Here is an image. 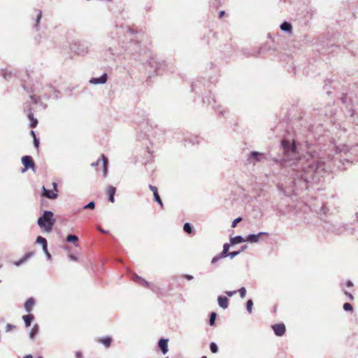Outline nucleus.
I'll use <instances>...</instances> for the list:
<instances>
[{
    "mask_svg": "<svg viewBox=\"0 0 358 358\" xmlns=\"http://www.w3.org/2000/svg\"><path fill=\"white\" fill-rule=\"evenodd\" d=\"M38 226L46 232H50L55 223L53 213L46 210L38 220Z\"/></svg>",
    "mask_w": 358,
    "mask_h": 358,
    "instance_id": "nucleus-1",
    "label": "nucleus"
},
{
    "mask_svg": "<svg viewBox=\"0 0 358 358\" xmlns=\"http://www.w3.org/2000/svg\"><path fill=\"white\" fill-rule=\"evenodd\" d=\"M22 162L24 166V169L22 170V172L25 171L28 169H34V162L30 156L22 157Z\"/></svg>",
    "mask_w": 358,
    "mask_h": 358,
    "instance_id": "nucleus-2",
    "label": "nucleus"
},
{
    "mask_svg": "<svg viewBox=\"0 0 358 358\" xmlns=\"http://www.w3.org/2000/svg\"><path fill=\"white\" fill-rule=\"evenodd\" d=\"M275 334L278 336H282L285 334L286 328L283 323L275 324L272 326Z\"/></svg>",
    "mask_w": 358,
    "mask_h": 358,
    "instance_id": "nucleus-3",
    "label": "nucleus"
},
{
    "mask_svg": "<svg viewBox=\"0 0 358 358\" xmlns=\"http://www.w3.org/2000/svg\"><path fill=\"white\" fill-rule=\"evenodd\" d=\"M100 162H102V164H103V172L104 176H106V174H107V171H108L107 170L108 159H107V158L103 155H102L101 156V158L99 159L96 163L92 164V166H97V165L99 164Z\"/></svg>",
    "mask_w": 358,
    "mask_h": 358,
    "instance_id": "nucleus-4",
    "label": "nucleus"
},
{
    "mask_svg": "<svg viewBox=\"0 0 358 358\" xmlns=\"http://www.w3.org/2000/svg\"><path fill=\"white\" fill-rule=\"evenodd\" d=\"M43 196L48 198V199H55L57 198L58 196V193L57 192H54L53 190H48L47 189H45V187H43Z\"/></svg>",
    "mask_w": 358,
    "mask_h": 358,
    "instance_id": "nucleus-5",
    "label": "nucleus"
},
{
    "mask_svg": "<svg viewBox=\"0 0 358 358\" xmlns=\"http://www.w3.org/2000/svg\"><path fill=\"white\" fill-rule=\"evenodd\" d=\"M106 194L108 196V200L111 203L115 202L114 196L116 192V188L113 186H108L106 190Z\"/></svg>",
    "mask_w": 358,
    "mask_h": 358,
    "instance_id": "nucleus-6",
    "label": "nucleus"
},
{
    "mask_svg": "<svg viewBox=\"0 0 358 358\" xmlns=\"http://www.w3.org/2000/svg\"><path fill=\"white\" fill-rule=\"evenodd\" d=\"M96 341L105 346V348H108L112 343V338L110 336H106L103 338H99L96 339Z\"/></svg>",
    "mask_w": 358,
    "mask_h": 358,
    "instance_id": "nucleus-7",
    "label": "nucleus"
},
{
    "mask_svg": "<svg viewBox=\"0 0 358 358\" xmlns=\"http://www.w3.org/2000/svg\"><path fill=\"white\" fill-rule=\"evenodd\" d=\"M107 81V74L104 73L99 78H93L90 80V83L94 85L104 84Z\"/></svg>",
    "mask_w": 358,
    "mask_h": 358,
    "instance_id": "nucleus-8",
    "label": "nucleus"
},
{
    "mask_svg": "<svg viewBox=\"0 0 358 358\" xmlns=\"http://www.w3.org/2000/svg\"><path fill=\"white\" fill-rule=\"evenodd\" d=\"M34 305H35L34 299L33 298H29V299H27L26 301L24 306L26 311L28 313H30L33 310Z\"/></svg>",
    "mask_w": 358,
    "mask_h": 358,
    "instance_id": "nucleus-9",
    "label": "nucleus"
},
{
    "mask_svg": "<svg viewBox=\"0 0 358 358\" xmlns=\"http://www.w3.org/2000/svg\"><path fill=\"white\" fill-rule=\"evenodd\" d=\"M159 347L163 354H166L168 352V339H160L159 341Z\"/></svg>",
    "mask_w": 358,
    "mask_h": 358,
    "instance_id": "nucleus-10",
    "label": "nucleus"
},
{
    "mask_svg": "<svg viewBox=\"0 0 358 358\" xmlns=\"http://www.w3.org/2000/svg\"><path fill=\"white\" fill-rule=\"evenodd\" d=\"M36 243L42 244L43 251L50 257V254L48 252V243L46 239L42 236H38L36 239Z\"/></svg>",
    "mask_w": 358,
    "mask_h": 358,
    "instance_id": "nucleus-11",
    "label": "nucleus"
},
{
    "mask_svg": "<svg viewBox=\"0 0 358 358\" xmlns=\"http://www.w3.org/2000/svg\"><path fill=\"white\" fill-rule=\"evenodd\" d=\"M219 306L225 309L228 307L229 299L226 296H218L217 299Z\"/></svg>",
    "mask_w": 358,
    "mask_h": 358,
    "instance_id": "nucleus-12",
    "label": "nucleus"
},
{
    "mask_svg": "<svg viewBox=\"0 0 358 358\" xmlns=\"http://www.w3.org/2000/svg\"><path fill=\"white\" fill-rule=\"evenodd\" d=\"M22 319L24 321L26 327H29L31 322L34 320V317L31 314H28L22 316Z\"/></svg>",
    "mask_w": 358,
    "mask_h": 358,
    "instance_id": "nucleus-13",
    "label": "nucleus"
},
{
    "mask_svg": "<svg viewBox=\"0 0 358 358\" xmlns=\"http://www.w3.org/2000/svg\"><path fill=\"white\" fill-rule=\"evenodd\" d=\"M28 118L30 120V127L35 128L38 124V120L36 118L34 117V114L32 113H29L28 114Z\"/></svg>",
    "mask_w": 358,
    "mask_h": 358,
    "instance_id": "nucleus-14",
    "label": "nucleus"
},
{
    "mask_svg": "<svg viewBox=\"0 0 358 358\" xmlns=\"http://www.w3.org/2000/svg\"><path fill=\"white\" fill-rule=\"evenodd\" d=\"M66 241L68 242H71V243H73L74 244L75 246H77L78 245V236H76V235H69L67 237H66Z\"/></svg>",
    "mask_w": 358,
    "mask_h": 358,
    "instance_id": "nucleus-15",
    "label": "nucleus"
},
{
    "mask_svg": "<svg viewBox=\"0 0 358 358\" xmlns=\"http://www.w3.org/2000/svg\"><path fill=\"white\" fill-rule=\"evenodd\" d=\"M263 155L262 153H259L258 152H252L250 153V157L252 159H255V161H260L261 158L262 157Z\"/></svg>",
    "mask_w": 358,
    "mask_h": 358,
    "instance_id": "nucleus-16",
    "label": "nucleus"
},
{
    "mask_svg": "<svg viewBox=\"0 0 358 358\" xmlns=\"http://www.w3.org/2000/svg\"><path fill=\"white\" fill-rule=\"evenodd\" d=\"M244 241H245L244 238L241 236H235V237L231 238V243L232 245L241 243Z\"/></svg>",
    "mask_w": 358,
    "mask_h": 358,
    "instance_id": "nucleus-17",
    "label": "nucleus"
},
{
    "mask_svg": "<svg viewBox=\"0 0 358 358\" xmlns=\"http://www.w3.org/2000/svg\"><path fill=\"white\" fill-rule=\"evenodd\" d=\"M38 332V326L37 324H35L31 329L29 333V337L31 339H34L35 336Z\"/></svg>",
    "mask_w": 358,
    "mask_h": 358,
    "instance_id": "nucleus-18",
    "label": "nucleus"
},
{
    "mask_svg": "<svg viewBox=\"0 0 358 358\" xmlns=\"http://www.w3.org/2000/svg\"><path fill=\"white\" fill-rule=\"evenodd\" d=\"M230 245L229 243H225L223 246V250L221 253V257H224L229 256L228 251L229 250Z\"/></svg>",
    "mask_w": 358,
    "mask_h": 358,
    "instance_id": "nucleus-19",
    "label": "nucleus"
},
{
    "mask_svg": "<svg viewBox=\"0 0 358 358\" xmlns=\"http://www.w3.org/2000/svg\"><path fill=\"white\" fill-rule=\"evenodd\" d=\"M280 29L283 31H290L292 30V25L289 23L285 22L280 25Z\"/></svg>",
    "mask_w": 358,
    "mask_h": 358,
    "instance_id": "nucleus-20",
    "label": "nucleus"
},
{
    "mask_svg": "<svg viewBox=\"0 0 358 358\" xmlns=\"http://www.w3.org/2000/svg\"><path fill=\"white\" fill-rule=\"evenodd\" d=\"M260 234H259V235L250 234L248 236L246 241L254 243L257 242L259 241V237Z\"/></svg>",
    "mask_w": 358,
    "mask_h": 358,
    "instance_id": "nucleus-21",
    "label": "nucleus"
},
{
    "mask_svg": "<svg viewBox=\"0 0 358 358\" xmlns=\"http://www.w3.org/2000/svg\"><path fill=\"white\" fill-rule=\"evenodd\" d=\"M32 254L33 253L31 252L27 253L19 262H16L15 264L17 266L20 265L22 263L25 262L28 258H29L32 255Z\"/></svg>",
    "mask_w": 358,
    "mask_h": 358,
    "instance_id": "nucleus-22",
    "label": "nucleus"
},
{
    "mask_svg": "<svg viewBox=\"0 0 358 358\" xmlns=\"http://www.w3.org/2000/svg\"><path fill=\"white\" fill-rule=\"evenodd\" d=\"M216 313H214V312H212L210 313V320H209V323H210V325L213 326L214 324H215V319H216Z\"/></svg>",
    "mask_w": 358,
    "mask_h": 358,
    "instance_id": "nucleus-23",
    "label": "nucleus"
},
{
    "mask_svg": "<svg viewBox=\"0 0 358 358\" xmlns=\"http://www.w3.org/2000/svg\"><path fill=\"white\" fill-rule=\"evenodd\" d=\"M183 229L185 232L191 234L192 231V227L189 223H185L183 227Z\"/></svg>",
    "mask_w": 358,
    "mask_h": 358,
    "instance_id": "nucleus-24",
    "label": "nucleus"
},
{
    "mask_svg": "<svg viewBox=\"0 0 358 358\" xmlns=\"http://www.w3.org/2000/svg\"><path fill=\"white\" fill-rule=\"evenodd\" d=\"M210 349L213 353H216L218 351V348L215 343H211L210 345Z\"/></svg>",
    "mask_w": 358,
    "mask_h": 358,
    "instance_id": "nucleus-25",
    "label": "nucleus"
},
{
    "mask_svg": "<svg viewBox=\"0 0 358 358\" xmlns=\"http://www.w3.org/2000/svg\"><path fill=\"white\" fill-rule=\"evenodd\" d=\"M253 302L251 299L248 300L246 303V308L249 313L252 312Z\"/></svg>",
    "mask_w": 358,
    "mask_h": 358,
    "instance_id": "nucleus-26",
    "label": "nucleus"
},
{
    "mask_svg": "<svg viewBox=\"0 0 358 358\" xmlns=\"http://www.w3.org/2000/svg\"><path fill=\"white\" fill-rule=\"evenodd\" d=\"M95 208V203L94 201L90 202L88 204L85 205L83 208L84 209H92L93 210Z\"/></svg>",
    "mask_w": 358,
    "mask_h": 358,
    "instance_id": "nucleus-27",
    "label": "nucleus"
},
{
    "mask_svg": "<svg viewBox=\"0 0 358 358\" xmlns=\"http://www.w3.org/2000/svg\"><path fill=\"white\" fill-rule=\"evenodd\" d=\"M343 308L346 311H352L353 310L352 305L349 303H345L343 305Z\"/></svg>",
    "mask_w": 358,
    "mask_h": 358,
    "instance_id": "nucleus-28",
    "label": "nucleus"
},
{
    "mask_svg": "<svg viewBox=\"0 0 358 358\" xmlns=\"http://www.w3.org/2000/svg\"><path fill=\"white\" fill-rule=\"evenodd\" d=\"M155 201L161 206V207H163V203L162 201V199L159 195V194H155L154 195Z\"/></svg>",
    "mask_w": 358,
    "mask_h": 358,
    "instance_id": "nucleus-29",
    "label": "nucleus"
},
{
    "mask_svg": "<svg viewBox=\"0 0 358 358\" xmlns=\"http://www.w3.org/2000/svg\"><path fill=\"white\" fill-rule=\"evenodd\" d=\"M238 292L240 294V296L241 298H244L245 296V294H246V289L245 287H241L239 290H238Z\"/></svg>",
    "mask_w": 358,
    "mask_h": 358,
    "instance_id": "nucleus-30",
    "label": "nucleus"
},
{
    "mask_svg": "<svg viewBox=\"0 0 358 358\" xmlns=\"http://www.w3.org/2000/svg\"><path fill=\"white\" fill-rule=\"evenodd\" d=\"M41 17H42V12L41 10H38L37 12V15H36V25H38L39 24Z\"/></svg>",
    "mask_w": 358,
    "mask_h": 358,
    "instance_id": "nucleus-31",
    "label": "nucleus"
},
{
    "mask_svg": "<svg viewBox=\"0 0 358 358\" xmlns=\"http://www.w3.org/2000/svg\"><path fill=\"white\" fill-rule=\"evenodd\" d=\"M242 220V218L241 217H238L236 219H235L233 222H232V224H231V227L234 228L236 227L237 224L238 222H240Z\"/></svg>",
    "mask_w": 358,
    "mask_h": 358,
    "instance_id": "nucleus-32",
    "label": "nucleus"
},
{
    "mask_svg": "<svg viewBox=\"0 0 358 358\" xmlns=\"http://www.w3.org/2000/svg\"><path fill=\"white\" fill-rule=\"evenodd\" d=\"M149 188L153 192V194L155 195V194H157L158 193V190H157V188L155 187V186H153L152 185H149Z\"/></svg>",
    "mask_w": 358,
    "mask_h": 358,
    "instance_id": "nucleus-33",
    "label": "nucleus"
},
{
    "mask_svg": "<svg viewBox=\"0 0 358 358\" xmlns=\"http://www.w3.org/2000/svg\"><path fill=\"white\" fill-rule=\"evenodd\" d=\"M282 145H283L285 150H287L288 147L289 146V142L288 141L284 140L282 142Z\"/></svg>",
    "mask_w": 358,
    "mask_h": 358,
    "instance_id": "nucleus-34",
    "label": "nucleus"
},
{
    "mask_svg": "<svg viewBox=\"0 0 358 358\" xmlns=\"http://www.w3.org/2000/svg\"><path fill=\"white\" fill-rule=\"evenodd\" d=\"M15 327L13 324H8L6 326V331H11L12 329H13Z\"/></svg>",
    "mask_w": 358,
    "mask_h": 358,
    "instance_id": "nucleus-35",
    "label": "nucleus"
},
{
    "mask_svg": "<svg viewBox=\"0 0 358 358\" xmlns=\"http://www.w3.org/2000/svg\"><path fill=\"white\" fill-rule=\"evenodd\" d=\"M239 251L238 252H231L230 253H229V256L231 257V258H234L235 256H236L237 255L239 254Z\"/></svg>",
    "mask_w": 358,
    "mask_h": 358,
    "instance_id": "nucleus-36",
    "label": "nucleus"
},
{
    "mask_svg": "<svg viewBox=\"0 0 358 358\" xmlns=\"http://www.w3.org/2000/svg\"><path fill=\"white\" fill-rule=\"evenodd\" d=\"M345 294L348 297V299L351 301H352L354 299V296H352V294L348 292H345Z\"/></svg>",
    "mask_w": 358,
    "mask_h": 358,
    "instance_id": "nucleus-37",
    "label": "nucleus"
},
{
    "mask_svg": "<svg viewBox=\"0 0 358 358\" xmlns=\"http://www.w3.org/2000/svg\"><path fill=\"white\" fill-rule=\"evenodd\" d=\"M52 187H53V191L54 192H58V189H57V182H52Z\"/></svg>",
    "mask_w": 358,
    "mask_h": 358,
    "instance_id": "nucleus-38",
    "label": "nucleus"
},
{
    "mask_svg": "<svg viewBox=\"0 0 358 358\" xmlns=\"http://www.w3.org/2000/svg\"><path fill=\"white\" fill-rule=\"evenodd\" d=\"M34 146H35L36 148H38V146H39V141H38V139H37V138H35L34 139Z\"/></svg>",
    "mask_w": 358,
    "mask_h": 358,
    "instance_id": "nucleus-39",
    "label": "nucleus"
},
{
    "mask_svg": "<svg viewBox=\"0 0 358 358\" xmlns=\"http://www.w3.org/2000/svg\"><path fill=\"white\" fill-rule=\"evenodd\" d=\"M76 357L77 358H83V354H82V352H80V351L76 352Z\"/></svg>",
    "mask_w": 358,
    "mask_h": 358,
    "instance_id": "nucleus-40",
    "label": "nucleus"
},
{
    "mask_svg": "<svg viewBox=\"0 0 358 358\" xmlns=\"http://www.w3.org/2000/svg\"><path fill=\"white\" fill-rule=\"evenodd\" d=\"M236 292V291H233V292H230V291H227L225 293L229 296H232Z\"/></svg>",
    "mask_w": 358,
    "mask_h": 358,
    "instance_id": "nucleus-41",
    "label": "nucleus"
},
{
    "mask_svg": "<svg viewBox=\"0 0 358 358\" xmlns=\"http://www.w3.org/2000/svg\"><path fill=\"white\" fill-rule=\"evenodd\" d=\"M296 145L294 144V143H293L291 145V150H292V152H295L296 151Z\"/></svg>",
    "mask_w": 358,
    "mask_h": 358,
    "instance_id": "nucleus-42",
    "label": "nucleus"
},
{
    "mask_svg": "<svg viewBox=\"0 0 358 358\" xmlns=\"http://www.w3.org/2000/svg\"><path fill=\"white\" fill-rule=\"evenodd\" d=\"M346 285L349 287H351L353 286V283L350 280H348L346 283Z\"/></svg>",
    "mask_w": 358,
    "mask_h": 358,
    "instance_id": "nucleus-43",
    "label": "nucleus"
},
{
    "mask_svg": "<svg viewBox=\"0 0 358 358\" xmlns=\"http://www.w3.org/2000/svg\"><path fill=\"white\" fill-rule=\"evenodd\" d=\"M30 134H31V136L34 138V139L35 138H36V134H35V132H34V131H31Z\"/></svg>",
    "mask_w": 358,
    "mask_h": 358,
    "instance_id": "nucleus-44",
    "label": "nucleus"
},
{
    "mask_svg": "<svg viewBox=\"0 0 358 358\" xmlns=\"http://www.w3.org/2000/svg\"><path fill=\"white\" fill-rule=\"evenodd\" d=\"M98 229H99V231H100L101 232H102L103 234H107L108 233L107 231H105L104 229H102L101 227H99Z\"/></svg>",
    "mask_w": 358,
    "mask_h": 358,
    "instance_id": "nucleus-45",
    "label": "nucleus"
},
{
    "mask_svg": "<svg viewBox=\"0 0 358 358\" xmlns=\"http://www.w3.org/2000/svg\"><path fill=\"white\" fill-rule=\"evenodd\" d=\"M224 11H221L219 15L220 18H222L224 15Z\"/></svg>",
    "mask_w": 358,
    "mask_h": 358,
    "instance_id": "nucleus-46",
    "label": "nucleus"
},
{
    "mask_svg": "<svg viewBox=\"0 0 358 358\" xmlns=\"http://www.w3.org/2000/svg\"><path fill=\"white\" fill-rule=\"evenodd\" d=\"M185 278H187V280H192L193 278V277L189 275H186Z\"/></svg>",
    "mask_w": 358,
    "mask_h": 358,
    "instance_id": "nucleus-47",
    "label": "nucleus"
},
{
    "mask_svg": "<svg viewBox=\"0 0 358 358\" xmlns=\"http://www.w3.org/2000/svg\"><path fill=\"white\" fill-rule=\"evenodd\" d=\"M24 358H33V357L31 355H26L25 357H24Z\"/></svg>",
    "mask_w": 358,
    "mask_h": 358,
    "instance_id": "nucleus-48",
    "label": "nucleus"
},
{
    "mask_svg": "<svg viewBox=\"0 0 358 358\" xmlns=\"http://www.w3.org/2000/svg\"><path fill=\"white\" fill-rule=\"evenodd\" d=\"M217 259H218V258H217V257H214V258L213 259L212 262H213V263H214V262H215Z\"/></svg>",
    "mask_w": 358,
    "mask_h": 358,
    "instance_id": "nucleus-49",
    "label": "nucleus"
},
{
    "mask_svg": "<svg viewBox=\"0 0 358 358\" xmlns=\"http://www.w3.org/2000/svg\"><path fill=\"white\" fill-rule=\"evenodd\" d=\"M70 258H71V259H73V260H76V257H74L73 255H71V256H70Z\"/></svg>",
    "mask_w": 358,
    "mask_h": 358,
    "instance_id": "nucleus-50",
    "label": "nucleus"
},
{
    "mask_svg": "<svg viewBox=\"0 0 358 358\" xmlns=\"http://www.w3.org/2000/svg\"><path fill=\"white\" fill-rule=\"evenodd\" d=\"M7 75L6 73L3 74V77L6 78Z\"/></svg>",
    "mask_w": 358,
    "mask_h": 358,
    "instance_id": "nucleus-51",
    "label": "nucleus"
},
{
    "mask_svg": "<svg viewBox=\"0 0 358 358\" xmlns=\"http://www.w3.org/2000/svg\"><path fill=\"white\" fill-rule=\"evenodd\" d=\"M201 358H207V357L203 356V357H201Z\"/></svg>",
    "mask_w": 358,
    "mask_h": 358,
    "instance_id": "nucleus-52",
    "label": "nucleus"
},
{
    "mask_svg": "<svg viewBox=\"0 0 358 358\" xmlns=\"http://www.w3.org/2000/svg\"><path fill=\"white\" fill-rule=\"evenodd\" d=\"M166 358H168V357H166Z\"/></svg>",
    "mask_w": 358,
    "mask_h": 358,
    "instance_id": "nucleus-53",
    "label": "nucleus"
}]
</instances>
